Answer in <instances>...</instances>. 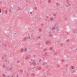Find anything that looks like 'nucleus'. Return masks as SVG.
Returning <instances> with one entry per match:
<instances>
[{
	"mask_svg": "<svg viewBox=\"0 0 77 77\" xmlns=\"http://www.w3.org/2000/svg\"><path fill=\"white\" fill-rule=\"evenodd\" d=\"M41 59H40V60H38L39 62H40V61H41Z\"/></svg>",
	"mask_w": 77,
	"mask_h": 77,
	"instance_id": "dca6fc26",
	"label": "nucleus"
},
{
	"mask_svg": "<svg viewBox=\"0 0 77 77\" xmlns=\"http://www.w3.org/2000/svg\"><path fill=\"white\" fill-rule=\"evenodd\" d=\"M42 2H40V3H42Z\"/></svg>",
	"mask_w": 77,
	"mask_h": 77,
	"instance_id": "473e14b6",
	"label": "nucleus"
},
{
	"mask_svg": "<svg viewBox=\"0 0 77 77\" xmlns=\"http://www.w3.org/2000/svg\"><path fill=\"white\" fill-rule=\"evenodd\" d=\"M23 49H21L20 50L21 52H23Z\"/></svg>",
	"mask_w": 77,
	"mask_h": 77,
	"instance_id": "ddd939ff",
	"label": "nucleus"
},
{
	"mask_svg": "<svg viewBox=\"0 0 77 77\" xmlns=\"http://www.w3.org/2000/svg\"><path fill=\"white\" fill-rule=\"evenodd\" d=\"M46 57H43V59H45V58H46Z\"/></svg>",
	"mask_w": 77,
	"mask_h": 77,
	"instance_id": "f3484780",
	"label": "nucleus"
},
{
	"mask_svg": "<svg viewBox=\"0 0 77 77\" xmlns=\"http://www.w3.org/2000/svg\"><path fill=\"white\" fill-rule=\"evenodd\" d=\"M19 10H20V8L19 9Z\"/></svg>",
	"mask_w": 77,
	"mask_h": 77,
	"instance_id": "a19ab883",
	"label": "nucleus"
},
{
	"mask_svg": "<svg viewBox=\"0 0 77 77\" xmlns=\"http://www.w3.org/2000/svg\"><path fill=\"white\" fill-rule=\"evenodd\" d=\"M5 45H3V46H4V47H6V44H5Z\"/></svg>",
	"mask_w": 77,
	"mask_h": 77,
	"instance_id": "5701e85b",
	"label": "nucleus"
},
{
	"mask_svg": "<svg viewBox=\"0 0 77 77\" xmlns=\"http://www.w3.org/2000/svg\"><path fill=\"white\" fill-rule=\"evenodd\" d=\"M71 5L70 4H69V5H66V7H68L69 8V6Z\"/></svg>",
	"mask_w": 77,
	"mask_h": 77,
	"instance_id": "7ed1b4c3",
	"label": "nucleus"
},
{
	"mask_svg": "<svg viewBox=\"0 0 77 77\" xmlns=\"http://www.w3.org/2000/svg\"><path fill=\"white\" fill-rule=\"evenodd\" d=\"M48 33L49 34H51V32H49Z\"/></svg>",
	"mask_w": 77,
	"mask_h": 77,
	"instance_id": "4be33fe9",
	"label": "nucleus"
},
{
	"mask_svg": "<svg viewBox=\"0 0 77 77\" xmlns=\"http://www.w3.org/2000/svg\"><path fill=\"white\" fill-rule=\"evenodd\" d=\"M28 38H30V37H29Z\"/></svg>",
	"mask_w": 77,
	"mask_h": 77,
	"instance_id": "72a5a7b5",
	"label": "nucleus"
},
{
	"mask_svg": "<svg viewBox=\"0 0 77 77\" xmlns=\"http://www.w3.org/2000/svg\"><path fill=\"white\" fill-rule=\"evenodd\" d=\"M35 18H36V17H35Z\"/></svg>",
	"mask_w": 77,
	"mask_h": 77,
	"instance_id": "7c9ffc66",
	"label": "nucleus"
},
{
	"mask_svg": "<svg viewBox=\"0 0 77 77\" xmlns=\"http://www.w3.org/2000/svg\"><path fill=\"white\" fill-rule=\"evenodd\" d=\"M2 11H1V10H0V13H1V12Z\"/></svg>",
	"mask_w": 77,
	"mask_h": 77,
	"instance_id": "bb28decb",
	"label": "nucleus"
},
{
	"mask_svg": "<svg viewBox=\"0 0 77 77\" xmlns=\"http://www.w3.org/2000/svg\"><path fill=\"white\" fill-rule=\"evenodd\" d=\"M50 21H53V17H51L50 19Z\"/></svg>",
	"mask_w": 77,
	"mask_h": 77,
	"instance_id": "20e7f679",
	"label": "nucleus"
},
{
	"mask_svg": "<svg viewBox=\"0 0 77 77\" xmlns=\"http://www.w3.org/2000/svg\"><path fill=\"white\" fill-rule=\"evenodd\" d=\"M1 4H2V5H3V3H2Z\"/></svg>",
	"mask_w": 77,
	"mask_h": 77,
	"instance_id": "ea45409f",
	"label": "nucleus"
},
{
	"mask_svg": "<svg viewBox=\"0 0 77 77\" xmlns=\"http://www.w3.org/2000/svg\"><path fill=\"white\" fill-rule=\"evenodd\" d=\"M25 59H29V57H26Z\"/></svg>",
	"mask_w": 77,
	"mask_h": 77,
	"instance_id": "9d476101",
	"label": "nucleus"
},
{
	"mask_svg": "<svg viewBox=\"0 0 77 77\" xmlns=\"http://www.w3.org/2000/svg\"><path fill=\"white\" fill-rule=\"evenodd\" d=\"M42 26H44V24H42Z\"/></svg>",
	"mask_w": 77,
	"mask_h": 77,
	"instance_id": "412c9836",
	"label": "nucleus"
},
{
	"mask_svg": "<svg viewBox=\"0 0 77 77\" xmlns=\"http://www.w3.org/2000/svg\"><path fill=\"white\" fill-rule=\"evenodd\" d=\"M5 5H6V3H5Z\"/></svg>",
	"mask_w": 77,
	"mask_h": 77,
	"instance_id": "58836bf2",
	"label": "nucleus"
},
{
	"mask_svg": "<svg viewBox=\"0 0 77 77\" xmlns=\"http://www.w3.org/2000/svg\"><path fill=\"white\" fill-rule=\"evenodd\" d=\"M8 77H9V75H8Z\"/></svg>",
	"mask_w": 77,
	"mask_h": 77,
	"instance_id": "c85d7f7f",
	"label": "nucleus"
},
{
	"mask_svg": "<svg viewBox=\"0 0 77 77\" xmlns=\"http://www.w3.org/2000/svg\"><path fill=\"white\" fill-rule=\"evenodd\" d=\"M74 66H72V67H71L72 69H74Z\"/></svg>",
	"mask_w": 77,
	"mask_h": 77,
	"instance_id": "4468645a",
	"label": "nucleus"
},
{
	"mask_svg": "<svg viewBox=\"0 0 77 77\" xmlns=\"http://www.w3.org/2000/svg\"><path fill=\"white\" fill-rule=\"evenodd\" d=\"M27 50V48H25L24 49V51H26Z\"/></svg>",
	"mask_w": 77,
	"mask_h": 77,
	"instance_id": "6e6552de",
	"label": "nucleus"
},
{
	"mask_svg": "<svg viewBox=\"0 0 77 77\" xmlns=\"http://www.w3.org/2000/svg\"><path fill=\"white\" fill-rule=\"evenodd\" d=\"M52 49L53 48L52 47H51L50 48L49 50H52Z\"/></svg>",
	"mask_w": 77,
	"mask_h": 77,
	"instance_id": "f8f14e48",
	"label": "nucleus"
},
{
	"mask_svg": "<svg viewBox=\"0 0 77 77\" xmlns=\"http://www.w3.org/2000/svg\"><path fill=\"white\" fill-rule=\"evenodd\" d=\"M12 67H11L9 68V70H11V71L12 70Z\"/></svg>",
	"mask_w": 77,
	"mask_h": 77,
	"instance_id": "39448f33",
	"label": "nucleus"
},
{
	"mask_svg": "<svg viewBox=\"0 0 77 77\" xmlns=\"http://www.w3.org/2000/svg\"><path fill=\"white\" fill-rule=\"evenodd\" d=\"M76 50H77V49H76Z\"/></svg>",
	"mask_w": 77,
	"mask_h": 77,
	"instance_id": "c03bdc74",
	"label": "nucleus"
},
{
	"mask_svg": "<svg viewBox=\"0 0 77 77\" xmlns=\"http://www.w3.org/2000/svg\"><path fill=\"white\" fill-rule=\"evenodd\" d=\"M22 3H24V1H22Z\"/></svg>",
	"mask_w": 77,
	"mask_h": 77,
	"instance_id": "a878e982",
	"label": "nucleus"
},
{
	"mask_svg": "<svg viewBox=\"0 0 77 77\" xmlns=\"http://www.w3.org/2000/svg\"><path fill=\"white\" fill-rule=\"evenodd\" d=\"M3 76L4 77H5V75H3Z\"/></svg>",
	"mask_w": 77,
	"mask_h": 77,
	"instance_id": "393cba45",
	"label": "nucleus"
},
{
	"mask_svg": "<svg viewBox=\"0 0 77 77\" xmlns=\"http://www.w3.org/2000/svg\"><path fill=\"white\" fill-rule=\"evenodd\" d=\"M55 35H57V34H56Z\"/></svg>",
	"mask_w": 77,
	"mask_h": 77,
	"instance_id": "37998d69",
	"label": "nucleus"
},
{
	"mask_svg": "<svg viewBox=\"0 0 77 77\" xmlns=\"http://www.w3.org/2000/svg\"><path fill=\"white\" fill-rule=\"evenodd\" d=\"M5 57H6V55H5Z\"/></svg>",
	"mask_w": 77,
	"mask_h": 77,
	"instance_id": "c756f323",
	"label": "nucleus"
},
{
	"mask_svg": "<svg viewBox=\"0 0 77 77\" xmlns=\"http://www.w3.org/2000/svg\"><path fill=\"white\" fill-rule=\"evenodd\" d=\"M49 42H50L47 41L46 42V44H48V43H49Z\"/></svg>",
	"mask_w": 77,
	"mask_h": 77,
	"instance_id": "9b49d317",
	"label": "nucleus"
},
{
	"mask_svg": "<svg viewBox=\"0 0 77 77\" xmlns=\"http://www.w3.org/2000/svg\"><path fill=\"white\" fill-rule=\"evenodd\" d=\"M47 65V63L45 62H43L42 63V65L43 66H46Z\"/></svg>",
	"mask_w": 77,
	"mask_h": 77,
	"instance_id": "f257e3e1",
	"label": "nucleus"
},
{
	"mask_svg": "<svg viewBox=\"0 0 77 77\" xmlns=\"http://www.w3.org/2000/svg\"><path fill=\"white\" fill-rule=\"evenodd\" d=\"M40 30H41V29H40Z\"/></svg>",
	"mask_w": 77,
	"mask_h": 77,
	"instance_id": "2f4dec72",
	"label": "nucleus"
},
{
	"mask_svg": "<svg viewBox=\"0 0 77 77\" xmlns=\"http://www.w3.org/2000/svg\"><path fill=\"white\" fill-rule=\"evenodd\" d=\"M5 59V58H4V57H2V59Z\"/></svg>",
	"mask_w": 77,
	"mask_h": 77,
	"instance_id": "a211bd4d",
	"label": "nucleus"
},
{
	"mask_svg": "<svg viewBox=\"0 0 77 77\" xmlns=\"http://www.w3.org/2000/svg\"><path fill=\"white\" fill-rule=\"evenodd\" d=\"M57 42L58 43H59V44H60V42H61L60 41H57Z\"/></svg>",
	"mask_w": 77,
	"mask_h": 77,
	"instance_id": "1a4fd4ad",
	"label": "nucleus"
},
{
	"mask_svg": "<svg viewBox=\"0 0 77 77\" xmlns=\"http://www.w3.org/2000/svg\"><path fill=\"white\" fill-rule=\"evenodd\" d=\"M47 72H48V71H47Z\"/></svg>",
	"mask_w": 77,
	"mask_h": 77,
	"instance_id": "79ce46f5",
	"label": "nucleus"
},
{
	"mask_svg": "<svg viewBox=\"0 0 77 77\" xmlns=\"http://www.w3.org/2000/svg\"><path fill=\"white\" fill-rule=\"evenodd\" d=\"M67 42H69V39H67Z\"/></svg>",
	"mask_w": 77,
	"mask_h": 77,
	"instance_id": "2eb2a0df",
	"label": "nucleus"
},
{
	"mask_svg": "<svg viewBox=\"0 0 77 77\" xmlns=\"http://www.w3.org/2000/svg\"><path fill=\"white\" fill-rule=\"evenodd\" d=\"M2 2H0V3H1Z\"/></svg>",
	"mask_w": 77,
	"mask_h": 77,
	"instance_id": "f704fd0d",
	"label": "nucleus"
},
{
	"mask_svg": "<svg viewBox=\"0 0 77 77\" xmlns=\"http://www.w3.org/2000/svg\"><path fill=\"white\" fill-rule=\"evenodd\" d=\"M20 0V2H21L22 0Z\"/></svg>",
	"mask_w": 77,
	"mask_h": 77,
	"instance_id": "e433bc0d",
	"label": "nucleus"
},
{
	"mask_svg": "<svg viewBox=\"0 0 77 77\" xmlns=\"http://www.w3.org/2000/svg\"><path fill=\"white\" fill-rule=\"evenodd\" d=\"M62 62H64V60H62Z\"/></svg>",
	"mask_w": 77,
	"mask_h": 77,
	"instance_id": "b1692460",
	"label": "nucleus"
},
{
	"mask_svg": "<svg viewBox=\"0 0 77 77\" xmlns=\"http://www.w3.org/2000/svg\"><path fill=\"white\" fill-rule=\"evenodd\" d=\"M30 14H32V12H30Z\"/></svg>",
	"mask_w": 77,
	"mask_h": 77,
	"instance_id": "aec40b11",
	"label": "nucleus"
},
{
	"mask_svg": "<svg viewBox=\"0 0 77 77\" xmlns=\"http://www.w3.org/2000/svg\"><path fill=\"white\" fill-rule=\"evenodd\" d=\"M13 75L11 77H13Z\"/></svg>",
	"mask_w": 77,
	"mask_h": 77,
	"instance_id": "c9c22d12",
	"label": "nucleus"
},
{
	"mask_svg": "<svg viewBox=\"0 0 77 77\" xmlns=\"http://www.w3.org/2000/svg\"><path fill=\"white\" fill-rule=\"evenodd\" d=\"M5 49H6L7 48L5 47Z\"/></svg>",
	"mask_w": 77,
	"mask_h": 77,
	"instance_id": "cd10ccee",
	"label": "nucleus"
},
{
	"mask_svg": "<svg viewBox=\"0 0 77 77\" xmlns=\"http://www.w3.org/2000/svg\"><path fill=\"white\" fill-rule=\"evenodd\" d=\"M32 64L34 65H35V60H34L33 61V62H32Z\"/></svg>",
	"mask_w": 77,
	"mask_h": 77,
	"instance_id": "423d86ee",
	"label": "nucleus"
},
{
	"mask_svg": "<svg viewBox=\"0 0 77 77\" xmlns=\"http://www.w3.org/2000/svg\"><path fill=\"white\" fill-rule=\"evenodd\" d=\"M35 67L34 66L32 67V69H35Z\"/></svg>",
	"mask_w": 77,
	"mask_h": 77,
	"instance_id": "6ab92c4d",
	"label": "nucleus"
},
{
	"mask_svg": "<svg viewBox=\"0 0 77 77\" xmlns=\"http://www.w3.org/2000/svg\"><path fill=\"white\" fill-rule=\"evenodd\" d=\"M0 11H1V8H0Z\"/></svg>",
	"mask_w": 77,
	"mask_h": 77,
	"instance_id": "4c0bfd02",
	"label": "nucleus"
},
{
	"mask_svg": "<svg viewBox=\"0 0 77 77\" xmlns=\"http://www.w3.org/2000/svg\"><path fill=\"white\" fill-rule=\"evenodd\" d=\"M58 27H57V25H55V26H54V27H53L51 29L52 30H54V29H56V28H57Z\"/></svg>",
	"mask_w": 77,
	"mask_h": 77,
	"instance_id": "f03ea898",
	"label": "nucleus"
},
{
	"mask_svg": "<svg viewBox=\"0 0 77 77\" xmlns=\"http://www.w3.org/2000/svg\"><path fill=\"white\" fill-rule=\"evenodd\" d=\"M17 63H20V60H17Z\"/></svg>",
	"mask_w": 77,
	"mask_h": 77,
	"instance_id": "0eeeda50",
	"label": "nucleus"
},
{
	"mask_svg": "<svg viewBox=\"0 0 77 77\" xmlns=\"http://www.w3.org/2000/svg\"><path fill=\"white\" fill-rule=\"evenodd\" d=\"M8 62H9V61H8Z\"/></svg>",
	"mask_w": 77,
	"mask_h": 77,
	"instance_id": "a18cd8bd",
	"label": "nucleus"
}]
</instances>
